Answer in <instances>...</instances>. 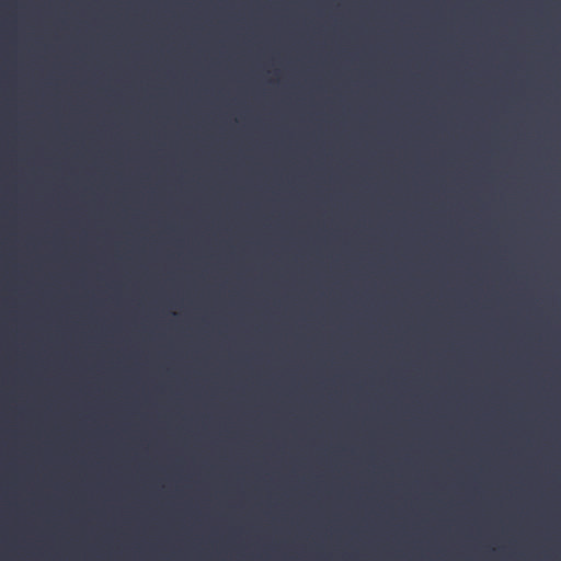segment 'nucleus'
<instances>
[{"instance_id": "nucleus-1", "label": "nucleus", "mask_w": 561, "mask_h": 561, "mask_svg": "<svg viewBox=\"0 0 561 561\" xmlns=\"http://www.w3.org/2000/svg\"><path fill=\"white\" fill-rule=\"evenodd\" d=\"M182 108H183V107H179V106H178V122L180 121L181 110H182ZM176 280H178V282H179V280H183V279H182V273H181V268H180V263H179V262H178V277H176Z\"/></svg>"}, {"instance_id": "nucleus-2", "label": "nucleus", "mask_w": 561, "mask_h": 561, "mask_svg": "<svg viewBox=\"0 0 561 561\" xmlns=\"http://www.w3.org/2000/svg\"><path fill=\"white\" fill-rule=\"evenodd\" d=\"M176 317L179 318V317H180V313H176Z\"/></svg>"}]
</instances>
